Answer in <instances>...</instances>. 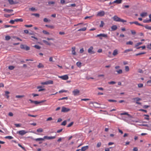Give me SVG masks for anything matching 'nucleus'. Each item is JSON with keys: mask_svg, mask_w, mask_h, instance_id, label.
Here are the masks:
<instances>
[{"mask_svg": "<svg viewBox=\"0 0 151 151\" xmlns=\"http://www.w3.org/2000/svg\"><path fill=\"white\" fill-rule=\"evenodd\" d=\"M113 18V20L116 22H121L123 23L127 22V21L126 20L121 19L116 15L114 16Z\"/></svg>", "mask_w": 151, "mask_h": 151, "instance_id": "f257e3e1", "label": "nucleus"}, {"mask_svg": "<svg viewBox=\"0 0 151 151\" xmlns=\"http://www.w3.org/2000/svg\"><path fill=\"white\" fill-rule=\"evenodd\" d=\"M96 37H99L100 39L102 40V37L107 38V34H100L96 35Z\"/></svg>", "mask_w": 151, "mask_h": 151, "instance_id": "f03ea898", "label": "nucleus"}, {"mask_svg": "<svg viewBox=\"0 0 151 151\" xmlns=\"http://www.w3.org/2000/svg\"><path fill=\"white\" fill-rule=\"evenodd\" d=\"M133 100H134L136 101V103L138 104L141 105V103L140 102H138L139 101H140L141 100V99L139 97H137L134 98L132 99Z\"/></svg>", "mask_w": 151, "mask_h": 151, "instance_id": "7ed1b4c3", "label": "nucleus"}, {"mask_svg": "<svg viewBox=\"0 0 151 151\" xmlns=\"http://www.w3.org/2000/svg\"><path fill=\"white\" fill-rule=\"evenodd\" d=\"M73 95L75 96L79 95L80 91L78 89L74 90L72 92Z\"/></svg>", "mask_w": 151, "mask_h": 151, "instance_id": "20e7f679", "label": "nucleus"}, {"mask_svg": "<svg viewBox=\"0 0 151 151\" xmlns=\"http://www.w3.org/2000/svg\"><path fill=\"white\" fill-rule=\"evenodd\" d=\"M58 77L59 78L64 80H68L69 78L68 76L67 75H65L61 76H59Z\"/></svg>", "mask_w": 151, "mask_h": 151, "instance_id": "39448f33", "label": "nucleus"}, {"mask_svg": "<svg viewBox=\"0 0 151 151\" xmlns=\"http://www.w3.org/2000/svg\"><path fill=\"white\" fill-rule=\"evenodd\" d=\"M93 47H90L88 50V52L91 54H93L95 53V52L93 50Z\"/></svg>", "mask_w": 151, "mask_h": 151, "instance_id": "423d86ee", "label": "nucleus"}, {"mask_svg": "<svg viewBox=\"0 0 151 151\" xmlns=\"http://www.w3.org/2000/svg\"><path fill=\"white\" fill-rule=\"evenodd\" d=\"M70 110V109L67 108L64 106H63L62 108L61 112H67L69 111Z\"/></svg>", "mask_w": 151, "mask_h": 151, "instance_id": "0eeeda50", "label": "nucleus"}, {"mask_svg": "<svg viewBox=\"0 0 151 151\" xmlns=\"http://www.w3.org/2000/svg\"><path fill=\"white\" fill-rule=\"evenodd\" d=\"M28 132L24 130H20L18 131L17 133L21 135H23Z\"/></svg>", "mask_w": 151, "mask_h": 151, "instance_id": "6e6552de", "label": "nucleus"}, {"mask_svg": "<svg viewBox=\"0 0 151 151\" xmlns=\"http://www.w3.org/2000/svg\"><path fill=\"white\" fill-rule=\"evenodd\" d=\"M105 13V12L104 11H101L99 12L97 14V16H98L102 17L104 15Z\"/></svg>", "mask_w": 151, "mask_h": 151, "instance_id": "1a4fd4ad", "label": "nucleus"}, {"mask_svg": "<svg viewBox=\"0 0 151 151\" xmlns=\"http://www.w3.org/2000/svg\"><path fill=\"white\" fill-rule=\"evenodd\" d=\"M56 137L55 136H51L48 137L47 136H45L44 137V138L45 139H55Z\"/></svg>", "mask_w": 151, "mask_h": 151, "instance_id": "9d476101", "label": "nucleus"}, {"mask_svg": "<svg viewBox=\"0 0 151 151\" xmlns=\"http://www.w3.org/2000/svg\"><path fill=\"white\" fill-rule=\"evenodd\" d=\"M72 55H76V52H75V49L76 47H72Z\"/></svg>", "mask_w": 151, "mask_h": 151, "instance_id": "9b49d317", "label": "nucleus"}, {"mask_svg": "<svg viewBox=\"0 0 151 151\" xmlns=\"http://www.w3.org/2000/svg\"><path fill=\"white\" fill-rule=\"evenodd\" d=\"M122 0H116L114 1L112 3H116L117 4H119L122 3Z\"/></svg>", "mask_w": 151, "mask_h": 151, "instance_id": "f8f14e48", "label": "nucleus"}, {"mask_svg": "<svg viewBox=\"0 0 151 151\" xmlns=\"http://www.w3.org/2000/svg\"><path fill=\"white\" fill-rule=\"evenodd\" d=\"M118 54V50L117 49L114 50L113 52L112 55L114 56L117 55Z\"/></svg>", "mask_w": 151, "mask_h": 151, "instance_id": "ddd939ff", "label": "nucleus"}, {"mask_svg": "<svg viewBox=\"0 0 151 151\" xmlns=\"http://www.w3.org/2000/svg\"><path fill=\"white\" fill-rule=\"evenodd\" d=\"M46 101V100H45L44 101H34V103L35 104H40L41 103H43V102H44Z\"/></svg>", "mask_w": 151, "mask_h": 151, "instance_id": "4468645a", "label": "nucleus"}, {"mask_svg": "<svg viewBox=\"0 0 151 151\" xmlns=\"http://www.w3.org/2000/svg\"><path fill=\"white\" fill-rule=\"evenodd\" d=\"M88 148V146H86L84 147H82L81 148V150H82V151H85L86 150H87Z\"/></svg>", "mask_w": 151, "mask_h": 151, "instance_id": "2eb2a0df", "label": "nucleus"}, {"mask_svg": "<svg viewBox=\"0 0 151 151\" xmlns=\"http://www.w3.org/2000/svg\"><path fill=\"white\" fill-rule=\"evenodd\" d=\"M117 28V26L116 25L112 26L111 27L112 31H115L116 30Z\"/></svg>", "mask_w": 151, "mask_h": 151, "instance_id": "dca6fc26", "label": "nucleus"}, {"mask_svg": "<svg viewBox=\"0 0 151 151\" xmlns=\"http://www.w3.org/2000/svg\"><path fill=\"white\" fill-rule=\"evenodd\" d=\"M120 115H127L129 117H131V116L130 115L128 114V113L127 112H125L123 113H121L120 114Z\"/></svg>", "mask_w": 151, "mask_h": 151, "instance_id": "f3484780", "label": "nucleus"}, {"mask_svg": "<svg viewBox=\"0 0 151 151\" xmlns=\"http://www.w3.org/2000/svg\"><path fill=\"white\" fill-rule=\"evenodd\" d=\"M44 67V65L41 63H39L37 65V67L38 68H43Z\"/></svg>", "mask_w": 151, "mask_h": 151, "instance_id": "a211bd4d", "label": "nucleus"}, {"mask_svg": "<svg viewBox=\"0 0 151 151\" xmlns=\"http://www.w3.org/2000/svg\"><path fill=\"white\" fill-rule=\"evenodd\" d=\"M147 15V13L146 12H143L140 14V16L142 17H145Z\"/></svg>", "mask_w": 151, "mask_h": 151, "instance_id": "6ab92c4d", "label": "nucleus"}, {"mask_svg": "<svg viewBox=\"0 0 151 151\" xmlns=\"http://www.w3.org/2000/svg\"><path fill=\"white\" fill-rule=\"evenodd\" d=\"M4 11H5V12H10L13 11V10L12 9H4Z\"/></svg>", "mask_w": 151, "mask_h": 151, "instance_id": "aec40b11", "label": "nucleus"}, {"mask_svg": "<svg viewBox=\"0 0 151 151\" xmlns=\"http://www.w3.org/2000/svg\"><path fill=\"white\" fill-rule=\"evenodd\" d=\"M44 138H38L35 139L36 141H43L44 140Z\"/></svg>", "mask_w": 151, "mask_h": 151, "instance_id": "412c9836", "label": "nucleus"}, {"mask_svg": "<svg viewBox=\"0 0 151 151\" xmlns=\"http://www.w3.org/2000/svg\"><path fill=\"white\" fill-rule=\"evenodd\" d=\"M132 51V49H128L125 50V51L124 52V53L128 52H129L130 51Z\"/></svg>", "mask_w": 151, "mask_h": 151, "instance_id": "4be33fe9", "label": "nucleus"}, {"mask_svg": "<svg viewBox=\"0 0 151 151\" xmlns=\"http://www.w3.org/2000/svg\"><path fill=\"white\" fill-rule=\"evenodd\" d=\"M8 1L9 2V3L10 4H15V3H14L13 0H8Z\"/></svg>", "mask_w": 151, "mask_h": 151, "instance_id": "5701e85b", "label": "nucleus"}, {"mask_svg": "<svg viewBox=\"0 0 151 151\" xmlns=\"http://www.w3.org/2000/svg\"><path fill=\"white\" fill-rule=\"evenodd\" d=\"M86 29V27H83V28L80 29H79L78 31H85Z\"/></svg>", "mask_w": 151, "mask_h": 151, "instance_id": "b1692460", "label": "nucleus"}, {"mask_svg": "<svg viewBox=\"0 0 151 151\" xmlns=\"http://www.w3.org/2000/svg\"><path fill=\"white\" fill-rule=\"evenodd\" d=\"M15 22H22L23 21V19H15Z\"/></svg>", "mask_w": 151, "mask_h": 151, "instance_id": "393cba45", "label": "nucleus"}, {"mask_svg": "<svg viewBox=\"0 0 151 151\" xmlns=\"http://www.w3.org/2000/svg\"><path fill=\"white\" fill-rule=\"evenodd\" d=\"M144 27L147 29L151 30V27L150 26L147 25L144 26Z\"/></svg>", "mask_w": 151, "mask_h": 151, "instance_id": "a878e982", "label": "nucleus"}, {"mask_svg": "<svg viewBox=\"0 0 151 151\" xmlns=\"http://www.w3.org/2000/svg\"><path fill=\"white\" fill-rule=\"evenodd\" d=\"M10 39H11V37L9 35L6 36L5 37V39L6 40H9Z\"/></svg>", "mask_w": 151, "mask_h": 151, "instance_id": "bb28decb", "label": "nucleus"}, {"mask_svg": "<svg viewBox=\"0 0 151 151\" xmlns=\"http://www.w3.org/2000/svg\"><path fill=\"white\" fill-rule=\"evenodd\" d=\"M47 85L48 84H52L53 83V81L52 80H49L47 81Z\"/></svg>", "mask_w": 151, "mask_h": 151, "instance_id": "cd10ccee", "label": "nucleus"}, {"mask_svg": "<svg viewBox=\"0 0 151 151\" xmlns=\"http://www.w3.org/2000/svg\"><path fill=\"white\" fill-rule=\"evenodd\" d=\"M101 143L100 142H98L96 145V147L99 148L101 147Z\"/></svg>", "mask_w": 151, "mask_h": 151, "instance_id": "c85d7f7f", "label": "nucleus"}, {"mask_svg": "<svg viewBox=\"0 0 151 151\" xmlns=\"http://www.w3.org/2000/svg\"><path fill=\"white\" fill-rule=\"evenodd\" d=\"M5 95L7 97V98L8 99L9 98V96L8 94H9V92L8 91H6L5 92Z\"/></svg>", "mask_w": 151, "mask_h": 151, "instance_id": "c756f323", "label": "nucleus"}, {"mask_svg": "<svg viewBox=\"0 0 151 151\" xmlns=\"http://www.w3.org/2000/svg\"><path fill=\"white\" fill-rule=\"evenodd\" d=\"M134 24H135L139 25V26H143V25L137 22V21H135L134 22Z\"/></svg>", "mask_w": 151, "mask_h": 151, "instance_id": "7c9ffc66", "label": "nucleus"}, {"mask_svg": "<svg viewBox=\"0 0 151 151\" xmlns=\"http://www.w3.org/2000/svg\"><path fill=\"white\" fill-rule=\"evenodd\" d=\"M14 67L12 65L9 66L8 67V68L10 70H12L14 69Z\"/></svg>", "mask_w": 151, "mask_h": 151, "instance_id": "2f4dec72", "label": "nucleus"}, {"mask_svg": "<svg viewBox=\"0 0 151 151\" xmlns=\"http://www.w3.org/2000/svg\"><path fill=\"white\" fill-rule=\"evenodd\" d=\"M42 32L44 34L47 35H49L50 34L49 32H47V31L46 30H43L42 31Z\"/></svg>", "mask_w": 151, "mask_h": 151, "instance_id": "473e14b6", "label": "nucleus"}, {"mask_svg": "<svg viewBox=\"0 0 151 151\" xmlns=\"http://www.w3.org/2000/svg\"><path fill=\"white\" fill-rule=\"evenodd\" d=\"M81 63L80 62H77L76 63L77 65L79 67H80L81 66Z\"/></svg>", "mask_w": 151, "mask_h": 151, "instance_id": "72a5a7b5", "label": "nucleus"}, {"mask_svg": "<svg viewBox=\"0 0 151 151\" xmlns=\"http://www.w3.org/2000/svg\"><path fill=\"white\" fill-rule=\"evenodd\" d=\"M118 74H121L122 73V70L121 69H119L118 70L116 71Z\"/></svg>", "mask_w": 151, "mask_h": 151, "instance_id": "f704fd0d", "label": "nucleus"}, {"mask_svg": "<svg viewBox=\"0 0 151 151\" xmlns=\"http://www.w3.org/2000/svg\"><path fill=\"white\" fill-rule=\"evenodd\" d=\"M146 53L145 52H142L141 53H139L137 54H135V55L136 56L141 55H142V54H144Z\"/></svg>", "mask_w": 151, "mask_h": 151, "instance_id": "c9c22d12", "label": "nucleus"}, {"mask_svg": "<svg viewBox=\"0 0 151 151\" xmlns=\"http://www.w3.org/2000/svg\"><path fill=\"white\" fill-rule=\"evenodd\" d=\"M37 132H42L43 129L41 128H40L37 129Z\"/></svg>", "mask_w": 151, "mask_h": 151, "instance_id": "e433bc0d", "label": "nucleus"}, {"mask_svg": "<svg viewBox=\"0 0 151 151\" xmlns=\"http://www.w3.org/2000/svg\"><path fill=\"white\" fill-rule=\"evenodd\" d=\"M104 24V23L103 21H101V24L100 25V27H103Z\"/></svg>", "mask_w": 151, "mask_h": 151, "instance_id": "4c0bfd02", "label": "nucleus"}, {"mask_svg": "<svg viewBox=\"0 0 151 151\" xmlns=\"http://www.w3.org/2000/svg\"><path fill=\"white\" fill-rule=\"evenodd\" d=\"M5 138L6 139H12L13 138V137L11 136H8L6 137Z\"/></svg>", "mask_w": 151, "mask_h": 151, "instance_id": "58836bf2", "label": "nucleus"}, {"mask_svg": "<svg viewBox=\"0 0 151 151\" xmlns=\"http://www.w3.org/2000/svg\"><path fill=\"white\" fill-rule=\"evenodd\" d=\"M133 44V42L131 41H129L126 42L127 45H132Z\"/></svg>", "mask_w": 151, "mask_h": 151, "instance_id": "ea45409f", "label": "nucleus"}, {"mask_svg": "<svg viewBox=\"0 0 151 151\" xmlns=\"http://www.w3.org/2000/svg\"><path fill=\"white\" fill-rule=\"evenodd\" d=\"M34 47H35L36 48L38 49H40L41 47L40 46L38 45H35L34 46Z\"/></svg>", "mask_w": 151, "mask_h": 151, "instance_id": "a19ab883", "label": "nucleus"}, {"mask_svg": "<svg viewBox=\"0 0 151 151\" xmlns=\"http://www.w3.org/2000/svg\"><path fill=\"white\" fill-rule=\"evenodd\" d=\"M125 70L128 72L129 70V68L128 66H125Z\"/></svg>", "mask_w": 151, "mask_h": 151, "instance_id": "79ce46f5", "label": "nucleus"}, {"mask_svg": "<svg viewBox=\"0 0 151 151\" xmlns=\"http://www.w3.org/2000/svg\"><path fill=\"white\" fill-rule=\"evenodd\" d=\"M68 99V97H63L62 98H60L58 99V100L60 101L61 100H63L64 99H66L67 100Z\"/></svg>", "mask_w": 151, "mask_h": 151, "instance_id": "37998d69", "label": "nucleus"}, {"mask_svg": "<svg viewBox=\"0 0 151 151\" xmlns=\"http://www.w3.org/2000/svg\"><path fill=\"white\" fill-rule=\"evenodd\" d=\"M142 42H139L137 43L135 45V47H137L139 45H142Z\"/></svg>", "mask_w": 151, "mask_h": 151, "instance_id": "c03bdc74", "label": "nucleus"}, {"mask_svg": "<svg viewBox=\"0 0 151 151\" xmlns=\"http://www.w3.org/2000/svg\"><path fill=\"white\" fill-rule=\"evenodd\" d=\"M43 42H44V43H45V44L48 45H50V44L47 41L45 40H43Z\"/></svg>", "mask_w": 151, "mask_h": 151, "instance_id": "a18cd8bd", "label": "nucleus"}, {"mask_svg": "<svg viewBox=\"0 0 151 151\" xmlns=\"http://www.w3.org/2000/svg\"><path fill=\"white\" fill-rule=\"evenodd\" d=\"M14 14H12V15H13ZM11 16V15H9L6 14H4V16L6 17H9Z\"/></svg>", "mask_w": 151, "mask_h": 151, "instance_id": "49530a36", "label": "nucleus"}, {"mask_svg": "<svg viewBox=\"0 0 151 151\" xmlns=\"http://www.w3.org/2000/svg\"><path fill=\"white\" fill-rule=\"evenodd\" d=\"M26 50H28L30 49V47L26 45H25V49Z\"/></svg>", "mask_w": 151, "mask_h": 151, "instance_id": "de8ad7c7", "label": "nucleus"}, {"mask_svg": "<svg viewBox=\"0 0 151 151\" xmlns=\"http://www.w3.org/2000/svg\"><path fill=\"white\" fill-rule=\"evenodd\" d=\"M143 85L142 83H139L138 84V86L139 88H142L143 87Z\"/></svg>", "mask_w": 151, "mask_h": 151, "instance_id": "09e8293b", "label": "nucleus"}, {"mask_svg": "<svg viewBox=\"0 0 151 151\" xmlns=\"http://www.w3.org/2000/svg\"><path fill=\"white\" fill-rule=\"evenodd\" d=\"M66 122L65 121H64L62 122L61 124L62 125L65 126L66 125Z\"/></svg>", "mask_w": 151, "mask_h": 151, "instance_id": "8fccbe9b", "label": "nucleus"}, {"mask_svg": "<svg viewBox=\"0 0 151 151\" xmlns=\"http://www.w3.org/2000/svg\"><path fill=\"white\" fill-rule=\"evenodd\" d=\"M15 22V19L14 20H11L9 21V23L11 24H14Z\"/></svg>", "mask_w": 151, "mask_h": 151, "instance_id": "3c124183", "label": "nucleus"}, {"mask_svg": "<svg viewBox=\"0 0 151 151\" xmlns=\"http://www.w3.org/2000/svg\"><path fill=\"white\" fill-rule=\"evenodd\" d=\"M147 48L151 50V43L147 45Z\"/></svg>", "mask_w": 151, "mask_h": 151, "instance_id": "603ef678", "label": "nucleus"}, {"mask_svg": "<svg viewBox=\"0 0 151 151\" xmlns=\"http://www.w3.org/2000/svg\"><path fill=\"white\" fill-rule=\"evenodd\" d=\"M55 3V2L53 1H50L48 2V4L49 5L51 4H54Z\"/></svg>", "mask_w": 151, "mask_h": 151, "instance_id": "864d4df0", "label": "nucleus"}, {"mask_svg": "<svg viewBox=\"0 0 151 151\" xmlns=\"http://www.w3.org/2000/svg\"><path fill=\"white\" fill-rule=\"evenodd\" d=\"M108 83L110 84H114L116 83V82L114 81H111V82H108Z\"/></svg>", "mask_w": 151, "mask_h": 151, "instance_id": "5fc2aeb1", "label": "nucleus"}, {"mask_svg": "<svg viewBox=\"0 0 151 151\" xmlns=\"http://www.w3.org/2000/svg\"><path fill=\"white\" fill-rule=\"evenodd\" d=\"M32 15H34L35 16L37 17H39L40 16V14H32Z\"/></svg>", "mask_w": 151, "mask_h": 151, "instance_id": "6e6d98bb", "label": "nucleus"}, {"mask_svg": "<svg viewBox=\"0 0 151 151\" xmlns=\"http://www.w3.org/2000/svg\"><path fill=\"white\" fill-rule=\"evenodd\" d=\"M108 101L110 102H116V101L114 100H112V99H109L108 100Z\"/></svg>", "mask_w": 151, "mask_h": 151, "instance_id": "4d7b16f0", "label": "nucleus"}, {"mask_svg": "<svg viewBox=\"0 0 151 151\" xmlns=\"http://www.w3.org/2000/svg\"><path fill=\"white\" fill-rule=\"evenodd\" d=\"M131 32L132 34V35H134L136 34V32L134 30H131Z\"/></svg>", "mask_w": 151, "mask_h": 151, "instance_id": "13d9d810", "label": "nucleus"}, {"mask_svg": "<svg viewBox=\"0 0 151 151\" xmlns=\"http://www.w3.org/2000/svg\"><path fill=\"white\" fill-rule=\"evenodd\" d=\"M147 84L149 86L151 85V80H149L147 81Z\"/></svg>", "mask_w": 151, "mask_h": 151, "instance_id": "bf43d9fd", "label": "nucleus"}, {"mask_svg": "<svg viewBox=\"0 0 151 151\" xmlns=\"http://www.w3.org/2000/svg\"><path fill=\"white\" fill-rule=\"evenodd\" d=\"M73 122H71L67 126V127H70L71 126H72L73 124Z\"/></svg>", "mask_w": 151, "mask_h": 151, "instance_id": "052dcab7", "label": "nucleus"}, {"mask_svg": "<svg viewBox=\"0 0 151 151\" xmlns=\"http://www.w3.org/2000/svg\"><path fill=\"white\" fill-rule=\"evenodd\" d=\"M24 26H25L26 27H32V24H30L29 25H24Z\"/></svg>", "mask_w": 151, "mask_h": 151, "instance_id": "680f3d73", "label": "nucleus"}, {"mask_svg": "<svg viewBox=\"0 0 151 151\" xmlns=\"http://www.w3.org/2000/svg\"><path fill=\"white\" fill-rule=\"evenodd\" d=\"M67 91L65 90H62L60 91L59 92L60 93H63V92H66Z\"/></svg>", "mask_w": 151, "mask_h": 151, "instance_id": "e2e57ef3", "label": "nucleus"}, {"mask_svg": "<svg viewBox=\"0 0 151 151\" xmlns=\"http://www.w3.org/2000/svg\"><path fill=\"white\" fill-rule=\"evenodd\" d=\"M24 96H21V95H17L16 96V98H19L23 97Z\"/></svg>", "mask_w": 151, "mask_h": 151, "instance_id": "0e129e2a", "label": "nucleus"}, {"mask_svg": "<svg viewBox=\"0 0 151 151\" xmlns=\"http://www.w3.org/2000/svg\"><path fill=\"white\" fill-rule=\"evenodd\" d=\"M46 27H48L49 28H53L54 27L53 26H51V25H45Z\"/></svg>", "mask_w": 151, "mask_h": 151, "instance_id": "69168bd1", "label": "nucleus"}, {"mask_svg": "<svg viewBox=\"0 0 151 151\" xmlns=\"http://www.w3.org/2000/svg\"><path fill=\"white\" fill-rule=\"evenodd\" d=\"M28 116H29L32 117H36L37 116L36 115H32L30 114H28Z\"/></svg>", "mask_w": 151, "mask_h": 151, "instance_id": "338daca9", "label": "nucleus"}, {"mask_svg": "<svg viewBox=\"0 0 151 151\" xmlns=\"http://www.w3.org/2000/svg\"><path fill=\"white\" fill-rule=\"evenodd\" d=\"M25 45H20V48L22 49H25Z\"/></svg>", "mask_w": 151, "mask_h": 151, "instance_id": "774afa93", "label": "nucleus"}]
</instances>
